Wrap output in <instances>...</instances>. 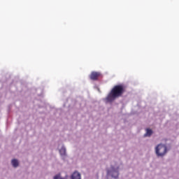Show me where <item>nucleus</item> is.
Wrapping results in <instances>:
<instances>
[{
    "mask_svg": "<svg viewBox=\"0 0 179 179\" xmlns=\"http://www.w3.org/2000/svg\"><path fill=\"white\" fill-rule=\"evenodd\" d=\"M12 164L14 167H17L19 164V162L17 159H13L12 160Z\"/></svg>",
    "mask_w": 179,
    "mask_h": 179,
    "instance_id": "423d86ee",
    "label": "nucleus"
},
{
    "mask_svg": "<svg viewBox=\"0 0 179 179\" xmlns=\"http://www.w3.org/2000/svg\"><path fill=\"white\" fill-rule=\"evenodd\" d=\"M61 155H66V148L62 147L59 150Z\"/></svg>",
    "mask_w": 179,
    "mask_h": 179,
    "instance_id": "6e6552de",
    "label": "nucleus"
},
{
    "mask_svg": "<svg viewBox=\"0 0 179 179\" xmlns=\"http://www.w3.org/2000/svg\"><path fill=\"white\" fill-rule=\"evenodd\" d=\"M107 176H111V177L117 178L119 176V167L111 166L110 170L107 171Z\"/></svg>",
    "mask_w": 179,
    "mask_h": 179,
    "instance_id": "7ed1b4c3",
    "label": "nucleus"
},
{
    "mask_svg": "<svg viewBox=\"0 0 179 179\" xmlns=\"http://www.w3.org/2000/svg\"><path fill=\"white\" fill-rule=\"evenodd\" d=\"M155 152L157 156H164V155H166V153L167 152V146H166V145L160 143L159 145H157V146H156Z\"/></svg>",
    "mask_w": 179,
    "mask_h": 179,
    "instance_id": "f03ea898",
    "label": "nucleus"
},
{
    "mask_svg": "<svg viewBox=\"0 0 179 179\" xmlns=\"http://www.w3.org/2000/svg\"><path fill=\"white\" fill-rule=\"evenodd\" d=\"M72 179H81L80 173H78V171H74L73 174L71 175Z\"/></svg>",
    "mask_w": 179,
    "mask_h": 179,
    "instance_id": "39448f33",
    "label": "nucleus"
},
{
    "mask_svg": "<svg viewBox=\"0 0 179 179\" xmlns=\"http://www.w3.org/2000/svg\"><path fill=\"white\" fill-rule=\"evenodd\" d=\"M126 91V87L124 85H115L111 89L110 92L108 93V96L106 97V101L111 102L120 97L124 94Z\"/></svg>",
    "mask_w": 179,
    "mask_h": 179,
    "instance_id": "f257e3e1",
    "label": "nucleus"
},
{
    "mask_svg": "<svg viewBox=\"0 0 179 179\" xmlns=\"http://www.w3.org/2000/svg\"><path fill=\"white\" fill-rule=\"evenodd\" d=\"M152 133H153V131H152V129H150L149 128H148L146 129V133L145 134V136H150Z\"/></svg>",
    "mask_w": 179,
    "mask_h": 179,
    "instance_id": "0eeeda50",
    "label": "nucleus"
},
{
    "mask_svg": "<svg viewBox=\"0 0 179 179\" xmlns=\"http://www.w3.org/2000/svg\"><path fill=\"white\" fill-rule=\"evenodd\" d=\"M54 179H65V178H63L62 177H61L60 174H57L56 176H55Z\"/></svg>",
    "mask_w": 179,
    "mask_h": 179,
    "instance_id": "1a4fd4ad",
    "label": "nucleus"
},
{
    "mask_svg": "<svg viewBox=\"0 0 179 179\" xmlns=\"http://www.w3.org/2000/svg\"><path fill=\"white\" fill-rule=\"evenodd\" d=\"M100 75V72L92 71L91 72V75H90V78L92 80H98Z\"/></svg>",
    "mask_w": 179,
    "mask_h": 179,
    "instance_id": "20e7f679",
    "label": "nucleus"
}]
</instances>
